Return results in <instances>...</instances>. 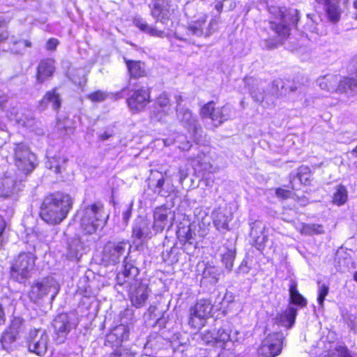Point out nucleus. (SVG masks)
Masks as SVG:
<instances>
[{
  "instance_id": "f257e3e1",
  "label": "nucleus",
  "mask_w": 357,
  "mask_h": 357,
  "mask_svg": "<svg viewBox=\"0 0 357 357\" xmlns=\"http://www.w3.org/2000/svg\"><path fill=\"white\" fill-rule=\"evenodd\" d=\"M131 245L127 241L108 242L102 251V261L107 265H114L123 260L122 272L116 276L119 284H132L139 275V269L133 261L128 258Z\"/></svg>"
},
{
  "instance_id": "f03ea898",
  "label": "nucleus",
  "mask_w": 357,
  "mask_h": 357,
  "mask_svg": "<svg viewBox=\"0 0 357 357\" xmlns=\"http://www.w3.org/2000/svg\"><path fill=\"white\" fill-rule=\"evenodd\" d=\"M270 12L275 16V20L270 21L269 24L276 36L263 40L264 47L267 49L275 48L281 43L289 35L291 27L296 26L299 20V11L296 8L272 7Z\"/></svg>"
},
{
  "instance_id": "7ed1b4c3",
  "label": "nucleus",
  "mask_w": 357,
  "mask_h": 357,
  "mask_svg": "<svg viewBox=\"0 0 357 357\" xmlns=\"http://www.w3.org/2000/svg\"><path fill=\"white\" fill-rule=\"evenodd\" d=\"M73 199L68 194L52 193L45 197L40 215L48 224H60L68 215L73 206Z\"/></svg>"
},
{
  "instance_id": "20e7f679",
  "label": "nucleus",
  "mask_w": 357,
  "mask_h": 357,
  "mask_svg": "<svg viewBox=\"0 0 357 357\" xmlns=\"http://www.w3.org/2000/svg\"><path fill=\"white\" fill-rule=\"evenodd\" d=\"M152 2L153 6L151 10V15L155 20L156 23L159 22L165 26L164 29H160L156 26L149 24L141 17H135L133 20V24L141 31L150 36L163 38L167 36L165 28L168 26L174 10L171 8L169 0H152Z\"/></svg>"
},
{
  "instance_id": "39448f33",
  "label": "nucleus",
  "mask_w": 357,
  "mask_h": 357,
  "mask_svg": "<svg viewBox=\"0 0 357 357\" xmlns=\"http://www.w3.org/2000/svg\"><path fill=\"white\" fill-rule=\"evenodd\" d=\"M217 21L211 20L206 22V16H203L198 20L192 22L187 27H179L176 29L174 36L180 40L189 43H195V37H208L214 31V26L217 25Z\"/></svg>"
},
{
  "instance_id": "423d86ee",
  "label": "nucleus",
  "mask_w": 357,
  "mask_h": 357,
  "mask_svg": "<svg viewBox=\"0 0 357 357\" xmlns=\"http://www.w3.org/2000/svg\"><path fill=\"white\" fill-rule=\"evenodd\" d=\"M109 215L104 211V206L97 202L86 206L82 211L81 227L86 234H91L105 225Z\"/></svg>"
},
{
  "instance_id": "0eeeda50",
  "label": "nucleus",
  "mask_w": 357,
  "mask_h": 357,
  "mask_svg": "<svg viewBox=\"0 0 357 357\" xmlns=\"http://www.w3.org/2000/svg\"><path fill=\"white\" fill-rule=\"evenodd\" d=\"M36 257L31 252H21L10 264V278L19 283H24L35 270Z\"/></svg>"
},
{
  "instance_id": "6e6552de",
  "label": "nucleus",
  "mask_w": 357,
  "mask_h": 357,
  "mask_svg": "<svg viewBox=\"0 0 357 357\" xmlns=\"http://www.w3.org/2000/svg\"><path fill=\"white\" fill-rule=\"evenodd\" d=\"M8 152L15 166L24 174L31 172L36 167V156L24 142L9 144Z\"/></svg>"
},
{
  "instance_id": "1a4fd4ad",
  "label": "nucleus",
  "mask_w": 357,
  "mask_h": 357,
  "mask_svg": "<svg viewBox=\"0 0 357 357\" xmlns=\"http://www.w3.org/2000/svg\"><path fill=\"white\" fill-rule=\"evenodd\" d=\"M59 285L53 277H45L35 280L29 291V298L33 302L37 303L45 296L50 294L53 300L59 291Z\"/></svg>"
},
{
  "instance_id": "9d476101",
  "label": "nucleus",
  "mask_w": 357,
  "mask_h": 357,
  "mask_svg": "<svg viewBox=\"0 0 357 357\" xmlns=\"http://www.w3.org/2000/svg\"><path fill=\"white\" fill-rule=\"evenodd\" d=\"M244 83L248 87L251 97L257 102H274V98L279 97L278 84L276 81L268 85L267 93L264 91L263 83L257 79L245 77Z\"/></svg>"
},
{
  "instance_id": "9b49d317",
  "label": "nucleus",
  "mask_w": 357,
  "mask_h": 357,
  "mask_svg": "<svg viewBox=\"0 0 357 357\" xmlns=\"http://www.w3.org/2000/svg\"><path fill=\"white\" fill-rule=\"evenodd\" d=\"M286 335L282 332L269 333L258 349L259 357H276L282 352Z\"/></svg>"
},
{
  "instance_id": "f8f14e48",
  "label": "nucleus",
  "mask_w": 357,
  "mask_h": 357,
  "mask_svg": "<svg viewBox=\"0 0 357 357\" xmlns=\"http://www.w3.org/2000/svg\"><path fill=\"white\" fill-rule=\"evenodd\" d=\"M213 306L209 300L200 299L189 310V325L199 329L205 325L206 319L211 317Z\"/></svg>"
},
{
  "instance_id": "ddd939ff",
  "label": "nucleus",
  "mask_w": 357,
  "mask_h": 357,
  "mask_svg": "<svg viewBox=\"0 0 357 357\" xmlns=\"http://www.w3.org/2000/svg\"><path fill=\"white\" fill-rule=\"evenodd\" d=\"M231 112L229 106L215 108V102L210 101L201 108L200 115L202 118L211 119L215 126H219L231 118Z\"/></svg>"
},
{
  "instance_id": "4468645a",
  "label": "nucleus",
  "mask_w": 357,
  "mask_h": 357,
  "mask_svg": "<svg viewBox=\"0 0 357 357\" xmlns=\"http://www.w3.org/2000/svg\"><path fill=\"white\" fill-rule=\"evenodd\" d=\"M48 340V335L45 330H31L27 337L28 349L31 352L43 356L47 349Z\"/></svg>"
},
{
  "instance_id": "2eb2a0df",
  "label": "nucleus",
  "mask_w": 357,
  "mask_h": 357,
  "mask_svg": "<svg viewBox=\"0 0 357 357\" xmlns=\"http://www.w3.org/2000/svg\"><path fill=\"white\" fill-rule=\"evenodd\" d=\"M175 214L170 208L161 206L155 208L153 212V229L162 232L166 227L169 229L174 224Z\"/></svg>"
},
{
  "instance_id": "dca6fc26",
  "label": "nucleus",
  "mask_w": 357,
  "mask_h": 357,
  "mask_svg": "<svg viewBox=\"0 0 357 357\" xmlns=\"http://www.w3.org/2000/svg\"><path fill=\"white\" fill-rule=\"evenodd\" d=\"M75 326L76 324L71 321V318L67 314L57 315L53 321L55 340L57 343H63L70 331Z\"/></svg>"
},
{
  "instance_id": "f3484780",
  "label": "nucleus",
  "mask_w": 357,
  "mask_h": 357,
  "mask_svg": "<svg viewBox=\"0 0 357 357\" xmlns=\"http://www.w3.org/2000/svg\"><path fill=\"white\" fill-rule=\"evenodd\" d=\"M121 285L123 286V284ZM123 285L130 287V297L132 304L137 308L144 306L149 298V289L147 285L138 282L137 277H135L132 284L125 283Z\"/></svg>"
},
{
  "instance_id": "a211bd4d",
  "label": "nucleus",
  "mask_w": 357,
  "mask_h": 357,
  "mask_svg": "<svg viewBox=\"0 0 357 357\" xmlns=\"http://www.w3.org/2000/svg\"><path fill=\"white\" fill-rule=\"evenodd\" d=\"M325 354L322 357H351L348 349L337 342L328 340V337H322L317 343Z\"/></svg>"
},
{
  "instance_id": "6ab92c4d",
  "label": "nucleus",
  "mask_w": 357,
  "mask_h": 357,
  "mask_svg": "<svg viewBox=\"0 0 357 357\" xmlns=\"http://www.w3.org/2000/svg\"><path fill=\"white\" fill-rule=\"evenodd\" d=\"M130 330L129 328L121 324L114 327L105 338L104 345L109 347L112 350L122 346V342L128 339Z\"/></svg>"
},
{
  "instance_id": "aec40b11",
  "label": "nucleus",
  "mask_w": 357,
  "mask_h": 357,
  "mask_svg": "<svg viewBox=\"0 0 357 357\" xmlns=\"http://www.w3.org/2000/svg\"><path fill=\"white\" fill-rule=\"evenodd\" d=\"M176 116L178 121L188 130L193 137H196L202 128L192 112L185 107L176 108Z\"/></svg>"
},
{
  "instance_id": "412c9836",
  "label": "nucleus",
  "mask_w": 357,
  "mask_h": 357,
  "mask_svg": "<svg viewBox=\"0 0 357 357\" xmlns=\"http://www.w3.org/2000/svg\"><path fill=\"white\" fill-rule=\"evenodd\" d=\"M150 91L147 87H142L135 90L127 99L129 108L133 112L143 109L149 102Z\"/></svg>"
},
{
  "instance_id": "4be33fe9",
  "label": "nucleus",
  "mask_w": 357,
  "mask_h": 357,
  "mask_svg": "<svg viewBox=\"0 0 357 357\" xmlns=\"http://www.w3.org/2000/svg\"><path fill=\"white\" fill-rule=\"evenodd\" d=\"M231 330L228 324L224 325L215 331V346L220 347H233L234 342H237L238 332L235 331L231 334Z\"/></svg>"
},
{
  "instance_id": "5701e85b",
  "label": "nucleus",
  "mask_w": 357,
  "mask_h": 357,
  "mask_svg": "<svg viewBox=\"0 0 357 357\" xmlns=\"http://www.w3.org/2000/svg\"><path fill=\"white\" fill-rule=\"evenodd\" d=\"M178 235L180 241L183 243V250L188 254H193L197 248L196 234L192 227H183L178 229Z\"/></svg>"
},
{
  "instance_id": "b1692460",
  "label": "nucleus",
  "mask_w": 357,
  "mask_h": 357,
  "mask_svg": "<svg viewBox=\"0 0 357 357\" xmlns=\"http://www.w3.org/2000/svg\"><path fill=\"white\" fill-rule=\"evenodd\" d=\"M169 103V100L167 95L165 93L160 94L151 112V118L157 121L162 120L169 114L170 110Z\"/></svg>"
},
{
  "instance_id": "393cba45",
  "label": "nucleus",
  "mask_w": 357,
  "mask_h": 357,
  "mask_svg": "<svg viewBox=\"0 0 357 357\" xmlns=\"http://www.w3.org/2000/svg\"><path fill=\"white\" fill-rule=\"evenodd\" d=\"M152 232L150 222L148 220L138 217L134 222L132 227V237L137 240L144 241L151 238Z\"/></svg>"
},
{
  "instance_id": "a878e982",
  "label": "nucleus",
  "mask_w": 357,
  "mask_h": 357,
  "mask_svg": "<svg viewBox=\"0 0 357 357\" xmlns=\"http://www.w3.org/2000/svg\"><path fill=\"white\" fill-rule=\"evenodd\" d=\"M21 183L10 177H5L0 183V197H12L21 190Z\"/></svg>"
},
{
  "instance_id": "bb28decb",
  "label": "nucleus",
  "mask_w": 357,
  "mask_h": 357,
  "mask_svg": "<svg viewBox=\"0 0 357 357\" xmlns=\"http://www.w3.org/2000/svg\"><path fill=\"white\" fill-rule=\"evenodd\" d=\"M54 70V61L52 59L41 60L37 68L36 79L38 82L43 83L48 77L52 76Z\"/></svg>"
},
{
  "instance_id": "cd10ccee",
  "label": "nucleus",
  "mask_w": 357,
  "mask_h": 357,
  "mask_svg": "<svg viewBox=\"0 0 357 357\" xmlns=\"http://www.w3.org/2000/svg\"><path fill=\"white\" fill-rule=\"evenodd\" d=\"M49 104H51L54 110L57 111L61 105V98L60 94L57 92V88L48 91L43 98L39 102V107L44 110Z\"/></svg>"
},
{
  "instance_id": "c85d7f7f",
  "label": "nucleus",
  "mask_w": 357,
  "mask_h": 357,
  "mask_svg": "<svg viewBox=\"0 0 357 357\" xmlns=\"http://www.w3.org/2000/svg\"><path fill=\"white\" fill-rule=\"evenodd\" d=\"M296 315L297 309L294 307H289L277 316V322L287 329L291 328L294 324Z\"/></svg>"
},
{
  "instance_id": "c756f323",
  "label": "nucleus",
  "mask_w": 357,
  "mask_h": 357,
  "mask_svg": "<svg viewBox=\"0 0 357 357\" xmlns=\"http://www.w3.org/2000/svg\"><path fill=\"white\" fill-rule=\"evenodd\" d=\"M192 165L196 172L203 173L211 172L213 166L209 162L208 157L203 153L197 154V155L192 160Z\"/></svg>"
},
{
  "instance_id": "7c9ffc66",
  "label": "nucleus",
  "mask_w": 357,
  "mask_h": 357,
  "mask_svg": "<svg viewBox=\"0 0 357 357\" xmlns=\"http://www.w3.org/2000/svg\"><path fill=\"white\" fill-rule=\"evenodd\" d=\"M317 82L322 90L328 92H336L337 84L340 82V77L328 75L318 78Z\"/></svg>"
},
{
  "instance_id": "2f4dec72",
  "label": "nucleus",
  "mask_w": 357,
  "mask_h": 357,
  "mask_svg": "<svg viewBox=\"0 0 357 357\" xmlns=\"http://www.w3.org/2000/svg\"><path fill=\"white\" fill-rule=\"evenodd\" d=\"M67 161V158L63 155L48 157L45 162V167L53 170L56 174H61L65 170Z\"/></svg>"
},
{
  "instance_id": "473e14b6",
  "label": "nucleus",
  "mask_w": 357,
  "mask_h": 357,
  "mask_svg": "<svg viewBox=\"0 0 357 357\" xmlns=\"http://www.w3.org/2000/svg\"><path fill=\"white\" fill-rule=\"evenodd\" d=\"M14 112H10V115H8V117L12 120H15L20 125L29 129L30 130L34 128L35 126H37L38 120L29 115H21L17 112V109L13 108Z\"/></svg>"
},
{
  "instance_id": "72a5a7b5",
  "label": "nucleus",
  "mask_w": 357,
  "mask_h": 357,
  "mask_svg": "<svg viewBox=\"0 0 357 357\" xmlns=\"http://www.w3.org/2000/svg\"><path fill=\"white\" fill-rule=\"evenodd\" d=\"M289 291L291 303L301 307L305 306L307 305L306 299L304 298V297L298 291L297 282L295 280H290Z\"/></svg>"
},
{
  "instance_id": "f704fd0d",
  "label": "nucleus",
  "mask_w": 357,
  "mask_h": 357,
  "mask_svg": "<svg viewBox=\"0 0 357 357\" xmlns=\"http://www.w3.org/2000/svg\"><path fill=\"white\" fill-rule=\"evenodd\" d=\"M130 77L138 78L145 75L144 64L141 61L126 60Z\"/></svg>"
},
{
  "instance_id": "c9c22d12",
  "label": "nucleus",
  "mask_w": 357,
  "mask_h": 357,
  "mask_svg": "<svg viewBox=\"0 0 357 357\" xmlns=\"http://www.w3.org/2000/svg\"><path fill=\"white\" fill-rule=\"evenodd\" d=\"M122 91L116 93L114 95L107 91L98 90L87 95V98L93 102H101L105 100L109 96H115L116 99L122 98Z\"/></svg>"
},
{
  "instance_id": "e433bc0d",
  "label": "nucleus",
  "mask_w": 357,
  "mask_h": 357,
  "mask_svg": "<svg viewBox=\"0 0 357 357\" xmlns=\"http://www.w3.org/2000/svg\"><path fill=\"white\" fill-rule=\"evenodd\" d=\"M348 199V192L345 186L339 185L335 188V192L333 196V203L342 206L344 204Z\"/></svg>"
},
{
  "instance_id": "4c0bfd02",
  "label": "nucleus",
  "mask_w": 357,
  "mask_h": 357,
  "mask_svg": "<svg viewBox=\"0 0 357 357\" xmlns=\"http://www.w3.org/2000/svg\"><path fill=\"white\" fill-rule=\"evenodd\" d=\"M324 9L326 11L328 19L331 22H336L340 20L341 12L337 3L332 1Z\"/></svg>"
},
{
  "instance_id": "58836bf2",
  "label": "nucleus",
  "mask_w": 357,
  "mask_h": 357,
  "mask_svg": "<svg viewBox=\"0 0 357 357\" xmlns=\"http://www.w3.org/2000/svg\"><path fill=\"white\" fill-rule=\"evenodd\" d=\"M220 276V271L218 268L215 266H206L203 271V278L204 280H208V281L211 284H215L218 282Z\"/></svg>"
},
{
  "instance_id": "ea45409f",
  "label": "nucleus",
  "mask_w": 357,
  "mask_h": 357,
  "mask_svg": "<svg viewBox=\"0 0 357 357\" xmlns=\"http://www.w3.org/2000/svg\"><path fill=\"white\" fill-rule=\"evenodd\" d=\"M231 221L229 216L225 215L222 212H218L214 217V225L218 229H228L229 222Z\"/></svg>"
},
{
  "instance_id": "a19ab883",
  "label": "nucleus",
  "mask_w": 357,
  "mask_h": 357,
  "mask_svg": "<svg viewBox=\"0 0 357 357\" xmlns=\"http://www.w3.org/2000/svg\"><path fill=\"white\" fill-rule=\"evenodd\" d=\"M301 233L305 235L321 234L324 233V229L321 225L305 224L302 226Z\"/></svg>"
},
{
  "instance_id": "79ce46f5",
  "label": "nucleus",
  "mask_w": 357,
  "mask_h": 357,
  "mask_svg": "<svg viewBox=\"0 0 357 357\" xmlns=\"http://www.w3.org/2000/svg\"><path fill=\"white\" fill-rule=\"evenodd\" d=\"M135 354L131 348L121 346L113 349L109 357H135Z\"/></svg>"
},
{
  "instance_id": "37998d69",
  "label": "nucleus",
  "mask_w": 357,
  "mask_h": 357,
  "mask_svg": "<svg viewBox=\"0 0 357 357\" xmlns=\"http://www.w3.org/2000/svg\"><path fill=\"white\" fill-rule=\"evenodd\" d=\"M235 255L236 252L233 249H227V251L222 254V262L228 271L232 270Z\"/></svg>"
},
{
  "instance_id": "c03bdc74",
  "label": "nucleus",
  "mask_w": 357,
  "mask_h": 357,
  "mask_svg": "<svg viewBox=\"0 0 357 357\" xmlns=\"http://www.w3.org/2000/svg\"><path fill=\"white\" fill-rule=\"evenodd\" d=\"M178 248L173 246L169 250L164 251L162 256L165 261L175 264L178 261Z\"/></svg>"
},
{
  "instance_id": "a18cd8bd",
  "label": "nucleus",
  "mask_w": 357,
  "mask_h": 357,
  "mask_svg": "<svg viewBox=\"0 0 357 357\" xmlns=\"http://www.w3.org/2000/svg\"><path fill=\"white\" fill-rule=\"evenodd\" d=\"M250 235L252 239L257 238V236H259L264 233L265 225L262 222H261L259 220H256V221L250 223Z\"/></svg>"
},
{
  "instance_id": "49530a36",
  "label": "nucleus",
  "mask_w": 357,
  "mask_h": 357,
  "mask_svg": "<svg viewBox=\"0 0 357 357\" xmlns=\"http://www.w3.org/2000/svg\"><path fill=\"white\" fill-rule=\"evenodd\" d=\"M308 180L307 175L301 174V173H297L295 175L291 174L290 176V183L291 188L293 190L299 189L300 186L302 183L305 184V182Z\"/></svg>"
},
{
  "instance_id": "de8ad7c7",
  "label": "nucleus",
  "mask_w": 357,
  "mask_h": 357,
  "mask_svg": "<svg viewBox=\"0 0 357 357\" xmlns=\"http://www.w3.org/2000/svg\"><path fill=\"white\" fill-rule=\"evenodd\" d=\"M24 321L20 317H15L8 328V330L17 336L24 330Z\"/></svg>"
},
{
  "instance_id": "09e8293b",
  "label": "nucleus",
  "mask_w": 357,
  "mask_h": 357,
  "mask_svg": "<svg viewBox=\"0 0 357 357\" xmlns=\"http://www.w3.org/2000/svg\"><path fill=\"white\" fill-rule=\"evenodd\" d=\"M79 240L75 239L73 243L69 244V257L72 259H79L82 255L80 252L82 245Z\"/></svg>"
},
{
  "instance_id": "8fccbe9b",
  "label": "nucleus",
  "mask_w": 357,
  "mask_h": 357,
  "mask_svg": "<svg viewBox=\"0 0 357 357\" xmlns=\"http://www.w3.org/2000/svg\"><path fill=\"white\" fill-rule=\"evenodd\" d=\"M17 336L8 329L2 334L0 341L2 347L4 349H7L11 343L17 340Z\"/></svg>"
},
{
  "instance_id": "3c124183",
  "label": "nucleus",
  "mask_w": 357,
  "mask_h": 357,
  "mask_svg": "<svg viewBox=\"0 0 357 357\" xmlns=\"http://www.w3.org/2000/svg\"><path fill=\"white\" fill-rule=\"evenodd\" d=\"M321 26H322L321 24H319L317 23L314 20L310 18L309 22L306 24L305 29L310 31L311 33L322 34L323 31L320 30Z\"/></svg>"
},
{
  "instance_id": "603ef678",
  "label": "nucleus",
  "mask_w": 357,
  "mask_h": 357,
  "mask_svg": "<svg viewBox=\"0 0 357 357\" xmlns=\"http://www.w3.org/2000/svg\"><path fill=\"white\" fill-rule=\"evenodd\" d=\"M329 291V287L326 284H321L319 287L317 301L321 306L324 305L326 296Z\"/></svg>"
},
{
  "instance_id": "864d4df0",
  "label": "nucleus",
  "mask_w": 357,
  "mask_h": 357,
  "mask_svg": "<svg viewBox=\"0 0 357 357\" xmlns=\"http://www.w3.org/2000/svg\"><path fill=\"white\" fill-rule=\"evenodd\" d=\"M267 236L264 233L263 234L257 236L253 240V245L259 250H262L264 248L265 243L267 241Z\"/></svg>"
},
{
  "instance_id": "5fc2aeb1",
  "label": "nucleus",
  "mask_w": 357,
  "mask_h": 357,
  "mask_svg": "<svg viewBox=\"0 0 357 357\" xmlns=\"http://www.w3.org/2000/svg\"><path fill=\"white\" fill-rule=\"evenodd\" d=\"M201 337L206 344H213L215 345V330L214 331H206L202 333Z\"/></svg>"
},
{
  "instance_id": "6e6d98bb",
  "label": "nucleus",
  "mask_w": 357,
  "mask_h": 357,
  "mask_svg": "<svg viewBox=\"0 0 357 357\" xmlns=\"http://www.w3.org/2000/svg\"><path fill=\"white\" fill-rule=\"evenodd\" d=\"M8 36L6 24L3 19L0 18V43L8 39Z\"/></svg>"
},
{
  "instance_id": "4d7b16f0",
  "label": "nucleus",
  "mask_w": 357,
  "mask_h": 357,
  "mask_svg": "<svg viewBox=\"0 0 357 357\" xmlns=\"http://www.w3.org/2000/svg\"><path fill=\"white\" fill-rule=\"evenodd\" d=\"M133 204H134L133 201H131L128 205H126V210L123 212V220L126 223H128V222L129 221V220L132 215Z\"/></svg>"
},
{
  "instance_id": "13d9d810",
  "label": "nucleus",
  "mask_w": 357,
  "mask_h": 357,
  "mask_svg": "<svg viewBox=\"0 0 357 357\" xmlns=\"http://www.w3.org/2000/svg\"><path fill=\"white\" fill-rule=\"evenodd\" d=\"M218 357H235L232 347H228V348L225 347H222Z\"/></svg>"
},
{
  "instance_id": "bf43d9fd",
  "label": "nucleus",
  "mask_w": 357,
  "mask_h": 357,
  "mask_svg": "<svg viewBox=\"0 0 357 357\" xmlns=\"http://www.w3.org/2000/svg\"><path fill=\"white\" fill-rule=\"evenodd\" d=\"M37 126H35L34 128H33L31 131L35 132L37 135H44L45 132V129L43 126V124L40 121H37Z\"/></svg>"
},
{
  "instance_id": "052dcab7",
  "label": "nucleus",
  "mask_w": 357,
  "mask_h": 357,
  "mask_svg": "<svg viewBox=\"0 0 357 357\" xmlns=\"http://www.w3.org/2000/svg\"><path fill=\"white\" fill-rule=\"evenodd\" d=\"M275 194L279 197H282L283 199H287L290 197L291 192L288 190H284L282 188H278L275 191Z\"/></svg>"
},
{
  "instance_id": "680f3d73",
  "label": "nucleus",
  "mask_w": 357,
  "mask_h": 357,
  "mask_svg": "<svg viewBox=\"0 0 357 357\" xmlns=\"http://www.w3.org/2000/svg\"><path fill=\"white\" fill-rule=\"evenodd\" d=\"M59 44L58 40L56 38H50L47 40L46 44V47L48 50H56L57 45Z\"/></svg>"
},
{
  "instance_id": "e2e57ef3",
  "label": "nucleus",
  "mask_w": 357,
  "mask_h": 357,
  "mask_svg": "<svg viewBox=\"0 0 357 357\" xmlns=\"http://www.w3.org/2000/svg\"><path fill=\"white\" fill-rule=\"evenodd\" d=\"M250 271V268L248 266V263L246 261L243 260L240 266H238L236 273H244L246 274Z\"/></svg>"
},
{
  "instance_id": "0e129e2a",
  "label": "nucleus",
  "mask_w": 357,
  "mask_h": 357,
  "mask_svg": "<svg viewBox=\"0 0 357 357\" xmlns=\"http://www.w3.org/2000/svg\"><path fill=\"white\" fill-rule=\"evenodd\" d=\"M164 183H165L164 178L162 176L159 178L157 181V183H156V185L155 187V190H154L155 192H158V194H160L162 187L164 185Z\"/></svg>"
},
{
  "instance_id": "69168bd1",
  "label": "nucleus",
  "mask_w": 357,
  "mask_h": 357,
  "mask_svg": "<svg viewBox=\"0 0 357 357\" xmlns=\"http://www.w3.org/2000/svg\"><path fill=\"white\" fill-rule=\"evenodd\" d=\"M113 135V133L112 132H109V131H105L102 134H100L99 135V138L102 140V141H105V140H107L108 139L109 137H111Z\"/></svg>"
},
{
  "instance_id": "338daca9",
  "label": "nucleus",
  "mask_w": 357,
  "mask_h": 357,
  "mask_svg": "<svg viewBox=\"0 0 357 357\" xmlns=\"http://www.w3.org/2000/svg\"><path fill=\"white\" fill-rule=\"evenodd\" d=\"M191 146L192 144L190 142H186L185 143L178 144V148L182 151H188L190 149Z\"/></svg>"
},
{
  "instance_id": "774afa93",
  "label": "nucleus",
  "mask_w": 357,
  "mask_h": 357,
  "mask_svg": "<svg viewBox=\"0 0 357 357\" xmlns=\"http://www.w3.org/2000/svg\"><path fill=\"white\" fill-rule=\"evenodd\" d=\"M7 101V97L3 92L0 91V107Z\"/></svg>"
}]
</instances>
